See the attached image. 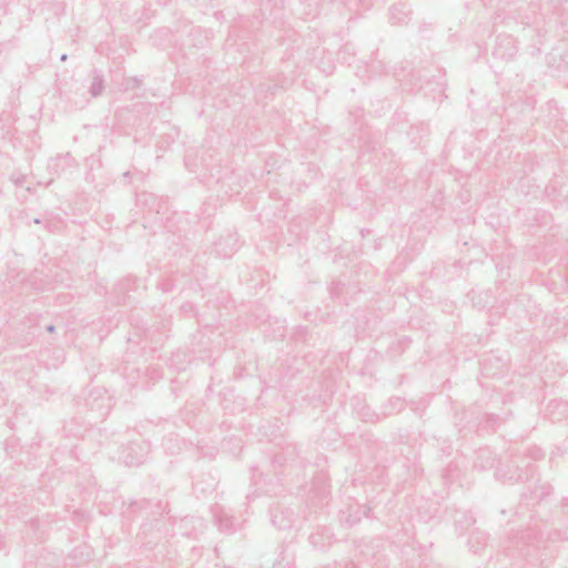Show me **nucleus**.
Segmentation results:
<instances>
[{
	"instance_id": "obj_1",
	"label": "nucleus",
	"mask_w": 568,
	"mask_h": 568,
	"mask_svg": "<svg viewBox=\"0 0 568 568\" xmlns=\"http://www.w3.org/2000/svg\"><path fill=\"white\" fill-rule=\"evenodd\" d=\"M547 540L536 525L511 534L504 548L506 556L516 560L518 568H535L547 558Z\"/></svg>"
},
{
	"instance_id": "obj_2",
	"label": "nucleus",
	"mask_w": 568,
	"mask_h": 568,
	"mask_svg": "<svg viewBox=\"0 0 568 568\" xmlns=\"http://www.w3.org/2000/svg\"><path fill=\"white\" fill-rule=\"evenodd\" d=\"M184 165L190 172L196 173L200 171L203 181L209 185H211L213 180L216 184H221V189L226 186L227 189L224 190V194L239 192L232 187V183L236 180L235 172L226 168L223 169L212 154L203 153L199 158L196 151L187 150L184 156Z\"/></svg>"
},
{
	"instance_id": "obj_3",
	"label": "nucleus",
	"mask_w": 568,
	"mask_h": 568,
	"mask_svg": "<svg viewBox=\"0 0 568 568\" xmlns=\"http://www.w3.org/2000/svg\"><path fill=\"white\" fill-rule=\"evenodd\" d=\"M501 418L497 414L483 412L478 406H471L457 413L455 424L459 433H488L494 432L500 425Z\"/></svg>"
},
{
	"instance_id": "obj_4",
	"label": "nucleus",
	"mask_w": 568,
	"mask_h": 568,
	"mask_svg": "<svg viewBox=\"0 0 568 568\" xmlns=\"http://www.w3.org/2000/svg\"><path fill=\"white\" fill-rule=\"evenodd\" d=\"M536 466L534 463L527 460L526 457L513 456L510 460L498 467L495 471V477L504 483H529L535 475Z\"/></svg>"
},
{
	"instance_id": "obj_5",
	"label": "nucleus",
	"mask_w": 568,
	"mask_h": 568,
	"mask_svg": "<svg viewBox=\"0 0 568 568\" xmlns=\"http://www.w3.org/2000/svg\"><path fill=\"white\" fill-rule=\"evenodd\" d=\"M298 508L296 498L292 496L273 501L268 510L272 525L280 530L292 528L297 520Z\"/></svg>"
},
{
	"instance_id": "obj_6",
	"label": "nucleus",
	"mask_w": 568,
	"mask_h": 568,
	"mask_svg": "<svg viewBox=\"0 0 568 568\" xmlns=\"http://www.w3.org/2000/svg\"><path fill=\"white\" fill-rule=\"evenodd\" d=\"M111 396L103 388L94 387L83 397V406L89 414V423L103 420L110 413L112 404Z\"/></svg>"
},
{
	"instance_id": "obj_7",
	"label": "nucleus",
	"mask_w": 568,
	"mask_h": 568,
	"mask_svg": "<svg viewBox=\"0 0 568 568\" xmlns=\"http://www.w3.org/2000/svg\"><path fill=\"white\" fill-rule=\"evenodd\" d=\"M552 493V487L548 483L542 484H528L525 490L521 493L520 507L526 505L527 507L535 506L544 500L547 496Z\"/></svg>"
},
{
	"instance_id": "obj_8",
	"label": "nucleus",
	"mask_w": 568,
	"mask_h": 568,
	"mask_svg": "<svg viewBox=\"0 0 568 568\" xmlns=\"http://www.w3.org/2000/svg\"><path fill=\"white\" fill-rule=\"evenodd\" d=\"M214 525L223 534H234L236 531L235 519L232 514L225 510L222 506L215 504L211 507Z\"/></svg>"
},
{
	"instance_id": "obj_9",
	"label": "nucleus",
	"mask_w": 568,
	"mask_h": 568,
	"mask_svg": "<svg viewBox=\"0 0 568 568\" xmlns=\"http://www.w3.org/2000/svg\"><path fill=\"white\" fill-rule=\"evenodd\" d=\"M239 248V239L236 233L227 231L226 234L220 236L214 242V251L217 256L227 258L231 257Z\"/></svg>"
},
{
	"instance_id": "obj_10",
	"label": "nucleus",
	"mask_w": 568,
	"mask_h": 568,
	"mask_svg": "<svg viewBox=\"0 0 568 568\" xmlns=\"http://www.w3.org/2000/svg\"><path fill=\"white\" fill-rule=\"evenodd\" d=\"M308 541L314 549L325 550L334 541V534L329 527L322 526L310 535Z\"/></svg>"
},
{
	"instance_id": "obj_11",
	"label": "nucleus",
	"mask_w": 568,
	"mask_h": 568,
	"mask_svg": "<svg viewBox=\"0 0 568 568\" xmlns=\"http://www.w3.org/2000/svg\"><path fill=\"white\" fill-rule=\"evenodd\" d=\"M146 448L139 443H130L123 450V460L128 466H139L144 462Z\"/></svg>"
},
{
	"instance_id": "obj_12",
	"label": "nucleus",
	"mask_w": 568,
	"mask_h": 568,
	"mask_svg": "<svg viewBox=\"0 0 568 568\" xmlns=\"http://www.w3.org/2000/svg\"><path fill=\"white\" fill-rule=\"evenodd\" d=\"M368 510L359 505L349 506L346 510L339 511V521L346 527H353L361 521L363 516H367Z\"/></svg>"
},
{
	"instance_id": "obj_13",
	"label": "nucleus",
	"mask_w": 568,
	"mask_h": 568,
	"mask_svg": "<svg viewBox=\"0 0 568 568\" xmlns=\"http://www.w3.org/2000/svg\"><path fill=\"white\" fill-rule=\"evenodd\" d=\"M412 9L405 2L393 4L389 8V21L392 24H407L410 20Z\"/></svg>"
},
{
	"instance_id": "obj_14",
	"label": "nucleus",
	"mask_w": 568,
	"mask_h": 568,
	"mask_svg": "<svg viewBox=\"0 0 568 568\" xmlns=\"http://www.w3.org/2000/svg\"><path fill=\"white\" fill-rule=\"evenodd\" d=\"M514 39L509 36H498L497 45L493 54L500 59L510 58L515 54Z\"/></svg>"
},
{
	"instance_id": "obj_15",
	"label": "nucleus",
	"mask_w": 568,
	"mask_h": 568,
	"mask_svg": "<svg viewBox=\"0 0 568 568\" xmlns=\"http://www.w3.org/2000/svg\"><path fill=\"white\" fill-rule=\"evenodd\" d=\"M75 164L74 158L71 156L70 153L58 155L54 159H51L48 163V169L50 172L60 175L65 170L72 168Z\"/></svg>"
},
{
	"instance_id": "obj_16",
	"label": "nucleus",
	"mask_w": 568,
	"mask_h": 568,
	"mask_svg": "<svg viewBox=\"0 0 568 568\" xmlns=\"http://www.w3.org/2000/svg\"><path fill=\"white\" fill-rule=\"evenodd\" d=\"M496 456L488 447L479 448L476 452L474 466L480 470L488 469L495 466Z\"/></svg>"
},
{
	"instance_id": "obj_17",
	"label": "nucleus",
	"mask_w": 568,
	"mask_h": 568,
	"mask_svg": "<svg viewBox=\"0 0 568 568\" xmlns=\"http://www.w3.org/2000/svg\"><path fill=\"white\" fill-rule=\"evenodd\" d=\"M453 518L456 530L459 531V535H462L464 531H468V529L476 521L473 515L465 510H456Z\"/></svg>"
},
{
	"instance_id": "obj_18",
	"label": "nucleus",
	"mask_w": 568,
	"mask_h": 568,
	"mask_svg": "<svg viewBox=\"0 0 568 568\" xmlns=\"http://www.w3.org/2000/svg\"><path fill=\"white\" fill-rule=\"evenodd\" d=\"M488 535L479 529H474L468 538V547L473 554H478L487 545Z\"/></svg>"
},
{
	"instance_id": "obj_19",
	"label": "nucleus",
	"mask_w": 568,
	"mask_h": 568,
	"mask_svg": "<svg viewBox=\"0 0 568 568\" xmlns=\"http://www.w3.org/2000/svg\"><path fill=\"white\" fill-rule=\"evenodd\" d=\"M297 454L298 452L296 444H286V446L282 448L281 453H276L273 456L272 464L274 466H283L285 462L293 460Z\"/></svg>"
},
{
	"instance_id": "obj_20",
	"label": "nucleus",
	"mask_w": 568,
	"mask_h": 568,
	"mask_svg": "<svg viewBox=\"0 0 568 568\" xmlns=\"http://www.w3.org/2000/svg\"><path fill=\"white\" fill-rule=\"evenodd\" d=\"M33 223L43 224V226L51 233L58 232L62 229V220L48 213H44L41 217L33 219Z\"/></svg>"
},
{
	"instance_id": "obj_21",
	"label": "nucleus",
	"mask_w": 568,
	"mask_h": 568,
	"mask_svg": "<svg viewBox=\"0 0 568 568\" xmlns=\"http://www.w3.org/2000/svg\"><path fill=\"white\" fill-rule=\"evenodd\" d=\"M136 201L140 205L148 207L149 211H151V212L152 211L159 212L161 209V201L153 193H149V192L140 193V194H138Z\"/></svg>"
},
{
	"instance_id": "obj_22",
	"label": "nucleus",
	"mask_w": 568,
	"mask_h": 568,
	"mask_svg": "<svg viewBox=\"0 0 568 568\" xmlns=\"http://www.w3.org/2000/svg\"><path fill=\"white\" fill-rule=\"evenodd\" d=\"M404 404L399 397H392L388 402L382 407V416L386 417L392 414L398 413L403 409Z\"/></svg>"
},
{
	"instance_id": "obj_23",
	"label": "nucleus",
	"mask_w": 568,
	"mask_h": 568,
	"mask_svg": "<svg viewBox=\"0 0 568 568\" xmlns=\"http://www.w3.org/2000/svg\"><path fill=\"white\" fill-rule=\"evenodd\" d=\"M104 90V78L102 73L98 70H94V77L92 83L90 85L89 92L93 98H97L102 94Z\"/></svg>"
},
{
	"instance_id": "obj_24",
	"label": "nucleus",
	"mask_w": 568,
	"mask_h": 568,
	"mask_svg": "<svg viewBox=\"0 0 568 568\" xmlns=\"http://www.w3.org/2000/svg\"><path fill=\"white\" fill-rule=\"evenodd\" d=\"M333 394L334 389L327 386L324 393H321L317 396H312L310 398V404L315 407L327 405V402L331 399Z\"/></svg>"
},
{
	"instance_id": "obj_25",
	"label": "nucleus",
	"mask_w": 568,
	"mask_h": 568,
	"mask_svg": "<svg viewBox=\"0 0 568 568\" xmlns=\"http://www.w3.org/2000/svg\"><path fill=\"white\" fill-rule=\"evenodd\" d=\"M459 474L457 464L449 463L443 470L442 477L445 484H452Z\"/></svg>"
},
{
	"instance_id": "obj_26",
	"label": "nucleus",
	"mask_w": 568,
	"mask_h": 568,
	"mask_svg": "<svg viewBox=\"0 0 568 568\" xmlns=\"http://www.w3.org/2000/svg\"><path fill=\"white\" fill-rule=\"evenodd\" d=\"M156 287L162 291L163 293H170L173 292L176 287L175 280L171 276H163L161 277Z\"/></svg>"
},
{
	"instance_id": "obj_27",
	"label": "nucleus",
	"mask_w": 568,
	"mask_h": 568,
	"mask_svg": "<svg viewBox=\"0 0 568 568\" xmlns=\"http://www.w3.org/2000/svg\"><path fill=\"white\" fill-rule=\"evenodd\" d=\"M566 408L567 404L562 400L551 399L546 407V415L550 417L556 410H559V414L561 415L566 412Z\"/></svg>"
},
{
	"instance_id": "obj_28",
	"label": "nucleus",
	"mask_w": 568,
	"mask_h": 568,
	"mask_svg": "<svg viewBox=\"0 0 568 568\" xmlns=\"http://www.w3.org/2000/svg\"><path fill=\"white\" fill-rule=\"evenodd\" d=\"M19 446V439L16 437H10L6 440L4 450L11 458H17Z\"/></svg>"
},
{
	"instance_id": "obj_29",
	"label": "nucleus",
	"mask_w": 568,
	"mask_h": 568,
	"mask_svg": "<svg viewBox=\"0 0 568 568\" xmlns=\"http://www.w3.org/2000/svg\"><path fill=\"white\" fill-rule=\"evenodd\" d=\"M367 71L372 73V75H379L386 72V67L382 61L372 60L371 63L367 64Z\"/></svg>"
},
{
	"instance_id": "obj_30",
	"label": "nucleus",
	"mask_w": 568,
	"mask_h": 568,
	"mask_svg": "<svg viewBox=\"0 0 568 568\" xmlns=\"http://www.w3.org/2000/svg\"><path fill=\"white\" fill-rule=\"evenodd\" d=\"M409 77L412 80H414L413 87L417 90H420L423 88V82H429V79L422 74V71H412L409 73Z\"/></svg>"
},
{
	"instance_id": "obj_31",
	"label": "nucleus",
	"mask_w": 568,
	"mask_h": 568,
	"mask_svg": "<svg viewBox=\"0 0 568 568\" xmlns=\"http://www.w3.org/2000/svg\"><path fill=\"white\" fill-rule=\"evenodd\" d=\"M544 456H545L544 450L537 446H534V447L528 448L527 454L524 455L523 457H526L527 460L532 463L535 460H539V459L544 458Z\"/></svg>"
},
{
	"instance_id": "obj_32",
	"label": "nucleus",
	"mask_w": 568,
	"mask_h": 568,
	"mask_svg": "<svg viewBox=\"0 0 568 568\" xmlns=\"http://www.w3.org/2000/svg\"><path fill=\"white\" fill-rule=\"evenodd\" d=\"M181 312L189 316V317H193V316H196V307H195V304L191 303V302H185L181 305L180 307Z\"/></svg>"
},
{
	"instance_id": "obj_33",
	"label": "nucleus",
	"mask_w": 568,
	"mask_h": 568,
	"mask_svg": "<svg viewBox=\"0 0 568 568\" xmlns=\"http://www.w3.org/2000/svg\"><path fill=\"white\" fill-rule=\"evenodd\" d=\"M277 84H271V83H261L258 84V91L274 94L277 90Z\"/></svg>"
},
{
	"instance_id": "obj_34",
	"label": "nucleus",
	"mask_w": 568,
	"mask_h": 568,
	"mask_svg": "<svg viewBox=\"0 0 568 568\" xmlns=\"http://www.w3.org/2000/svg\"><path fill=\"white\" fill-rule=\"evenodd\" d=\"M342 283L341 282H333L331 287H329V293L332 296H337L341 292V287H342Z\"/></svg>"
},
{
	"instance_id": "obj_35",
	"label": "nucleus",
	"mask_w": 568,
	"mask_h": 568,
	"mask_svg": "<svg viewBox=\"0 0 568 568\" xmlns=\"http://www.w3.org/2000/svg\"><path fill=\"white\" fill-rule=\"evenodd\" d=\"M557 450L560 452L561 454L568 453V436L564 439L561 445L557 447Z\"/></svg>"
},
{
	"instance_id": "obj_36",
	"label": "nucleus",
	"mask_w": 568,
	"mask_h": 568,
	"mask_svg": "<svg viewBox=\"0 0 568 568\" xmlns=\"http://www.w3.org/2000/svg\"><path fill=\"white\" fill-rule=\"evenodd\" d=\"M561 510L564 514L568 515V497L562 498Z\"/></svg>"
},
{
	"instance_id": "obj_37",
	"label": "nucleus",
	"mask_w": 568,
	"mask_h": 568,
	"mask_svg": "<svg viewBox=\"0 0 568 568\" xmlns=\"http://www.w3.org/2000/svg\"><path fill=\"white\" fill-rule=\"evenodd\" d=\"M551 539H552V540H555V539H565V540H568V535H567V534H565V535L562 536L559 531H556V532L554 534V537H552Z\"/></svg>"
},
{
	"instance_id": "obj_38",
	"label": "nucleus",
	"mask_w": 568,
	"mask_h": 568,
	"mask_svg": "<svg viewBox=\"0 0 568 568\" xmlns=\"http://www.w3.org/2000/svg\"><path fill=\"white\" fill-rule=\"evenodd\" d=\"M343 568H357L356 564L352 560H345Z\"/></svg>"
},
{
	"instance_id": "obj_39",
	"label": "nucleus",
	"mask_w": 568,
	"mask_h": 568,
	"mask_svg": "<svg viewBox=\"0 0 568 568\" xmlns=\"http://www.w3.org/2000/svg\"><path fill=\"white\" fill-rule=\"evenodd\" d=\"M45 331L48 333H54L55 332V326L53 324H49L45 326Z\"/></svg>"
},
{
	"instance_id": "obj_40",
	"label": "nucleus",
	"mask_w": 568,
	"mask_h": 568,
	"mask_svg": "<svg viewBox=\"0 0 568 568\" xmlns=\"http://www.w3.org/2000/svg\"><path fill=\"white\" fill-rule=\"evenodd\" d=\"M428 132V126L425 124H422L420 126V138Z\"/></svg>"
},
{
	"instance_id": "obj_41",
	"label": "nucleus",
	"mask_w": 568,
	"mask_h": 568,
	"mask_svg": "<svg viewBox=\"0 0 568 568\" xmlns=\"http://www.w3.org/2000/svg\"><path fill=\"white\" fill-rule=\"evenodd\" d=\"M132 82L134 83V84H133V87H134V88H138V87H140V84H141V80H140V79H138V78H133V79H132Z\"/></svg>"
},
{
	"instance_id": "obj_42",
	"label": "nucleus",
	"mask_w": 568,
	"mask_h": 568,
	"mask_svg": "<svg viewBox=\"0 0 568 568\" xmlns=\"http://www.w3.org/2000/svg\"><path fill=\"white\" fill-rule=\"evenodd\" d=\"M67 59H68V54L67 53L61 54L60 61L64 62V61H67Z\"/></svg>"
},
{
	"instance_id": "obj_43",
	"label": "nucleus",
	"mask_w": 568,
	"mask_h": 568,
	"mask_svg": "<svg viewBox=\"0 0 568 568\" xmlns=\"http://www.w3.org/2000/svg\"><path fill=\"white\" fill-rule=\"evenodd\" d=\"M344 52H351V45L349 44H345Z\"/></svg>"
},
{
	"instance_id": "obj_44",
	"label": "nucleus",
	"mask_w": 568,
	"mask_h": 568,
	"mask_svg": "<svg viewBox=\"0 0 568 568\" xmlns=\"http://www.w3.org/2000/svg\"><path fill=\"white\" fill-rule=\"evenodd\" d=\"M361 233H362V235L364 236V235H366V233H369V231H368V230H362V232H361Z\"/></svg>"
},
{
	"instance_id": "obj_45",
	"label": "nucleus",
	"mask_w": 568,
	"mask_h": 568,
	"mask_svg": "<svg viewBox=\"0 0 568 568\" xmlns=\"http://www.w3.org/2000/svg\"><path fill=\"white\" fill-rule=\"evenodd\" d=\"M148 334H149V329H145L144 335L148 336Z\"/></svg>"
}]
</instances>
